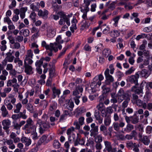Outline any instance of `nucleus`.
Masks as SVG:
<instances>
[{
	"label": "nucleus",
	"instance_id": "62",
	"mask_svg": "<svg viewBox=\"0 0 152 152\" xmlns=\"http://www.w3.org/2000/svg\"><path fill=\"white\" fill-rule=\"evenodd\" d=\"M150 57H146V58L143 60V64L145 66L148 65L150 63Z\"/></svg>",
	"mask_w": 152,
	"mask_h": 152
},
{
	"label": "nucleus",
	"instance_id": "10",
	"mask_svg": "<svg viewBox=\"0 0 152 152\" xmlns=\"http://www.w3.org/2000/svg\"><path fill=\"white\" fill-rule=\"evenodd\" d=\"M125 125V124L123 121H120L118 123V122H114L113 126L115 130L118 132L120 130V128H123Z\"/></svg>",
	"mask_w": 152,
	"mask_h": 152
},
{
	"label": "nucleus",
	"instance_id": "22",
	"mask_svg": "<svg viewBox=\"0 0 152 152\" xmlns=\"http://www.w3.org/2000/svg\"><path fill=\"white\" fill-rule=\"evenodd\" d=\"M21 141L24 143L26 147L29 146L31 143V139L26 137H23L21 138Z\"/></svg>",
	"mask_w": 152,
	"mask_h": 152
},
{
	"label": "nucleus",
	"instance_id": "4",
	"mask_svg": "<svg viewBox=\"0 0 152 152\" xmlns=\"http://www.w3.org/2000/svg\"><path fill=\"white\" fill-rule=\"evenodd\" d=\"M140 77L139 72H136L134 75L128 76L126 81L128 82H129L132 84H134L135 85H138V79Z\"/></svg>",
	"mask_w": 152,
	"mask_h": 152
},
{
	"label": "nucleus",
	"instance_id": "45",
	"mask_svg": "<svg viewBox=\"0 0 152 152\" xmlns=\"http://www.w3.org/2000/svg\"><path fill=\"white\" fill-rule=\"evenodd\" d=\"M47 137L45 135H43L39 139L37 143V145L39 146L43 143L46 140Z\"/></svg>",
	"mask_w": 152,
	"mask_h": 152
},
{
	"label": "nucleus",
	"instance_id": "35",
	"mask_svg": "<svg viewBox=\"0 0 152 152\" xmlns=\"http://www.w3.org/2000/svg\"><path fill=\"white\" fill-rule=\"evenodd\" d=\"M68 115L70 116V114L67 110H65L64 111V113L62 114L60 116V121H63L66 118Z\"/></svg>",
	"mask_w": 152,
	"mask_h": 152
},
{
	"label": "nucleus",
	"instance_id": "32",
	"mask_svg": "<svg viewBox=\"0 0 152 152\" xmlns=\"http://www.w3.org/2000/svg\"><path fill=\"white\" fill-rule=\"evenodd\" d=\"M123 96L125 97V98L130 96L128 93H125L122 89H120L118 91L117 95V96Z\"/></svg>",
	"mask_w": 152,
	"mask_h": 152
},
{
	"label": "nucleus",
	"instance_id": "13",
	"mask_svg": "<svg viewBox=\"0 0 152 152\" xmlns=\"http://www.w3.org/2000/svg\"><path fill=\"white\" fill-rule=\"evenodd\" d=\"M57 14L60 18H63L65 20L66 23L68 26L70 25L69 17L65 14L64 12H58Z\"/></svg>",
	"mask_w": 152,
	"mask_h": 152
},
{
	"label": "nucleus",
	"instance_id": "42",
	"mask_svg": "<svg viewBox=\"0 0 152 152\" xmlns=\"http://www.w3.org/2000/svg\"><path fill=\"white\" fill-rule=\"evenodd\" d=\"M6 43L7 42L5 40H3L1 42V46L0 47V49L1 51H4L7 49Z\"/></svg>",
	"mask_w": 152,
	"mask_h": 152
},
{
	"label": "nucleus",
	"instance_id": "48",
	"mask_svg": "<svg viewBox=\"0 0 152 152\" xmlns=\"http://www.w3.org/2000/svg\"><path fill=\"white\" fill-rule=\"evenodd\" d=\"M99 111H101L105 109V107L103 103H100L96 107Z\"/></svg>",
	"mask_w": 152,
	"mask_h": 152
},
{
	"label": "nucleus",
	"instance_id": "5",
	"mask_svg": "<svg viewBox=\"0 0 152 152\" xmlns=\"http://www.w3.org/2000/svg\"><path fill=\"white\" fill-rule=\"evenodd\" d=\"M6 57L2 61L1 63L4 65H6L7 62H12L15 58V57L12 55L10 51L7 53L6 54Z\"/></svg>",
	"mask_w": 152,
	"mask_h": 152
},
{
	"label": "nucleus",
	"instance_id": "53",
	"mask_svg": "<svg viewBox=\"0 0 152 152\" xmlns=\"http://www.w3.org/2000/svg\"><path fill=\"white\" fill-rule=\"evenodd\" d=\"M98 129H91L90 131V136L95 137L98 134Z\"/></svg>",
	"mask_w": 152,
	"mask_h": 152
},
{
	"label": "nucleus",
	"instance_id": "14",
	"mask_svg": "<svg viewBox=\"0 0 152 152\" xmlns=\"http://www.w3.org/2000/svg\"><path fill=\"white\" fill-rule=\"evenodd\" d=\"M34 91L33 90H31V92H27L25 94V98L22 101V104L23 105L26 104L28 102L27 98L28 97L29 94L30 96H32L34 94Z\"/></svg>",
	"mask_w": 152,
	"mask_h": 152
},
{
	"label": "nucleus",
	"instance_id": "25",
	"mask_svg": "<svg viewBox=\"0 0 152 152\" xmlns=\"http://www.w3.org/2000/svg\"><path fill=\"white\" fill-rule=\"evenodd\" d=\"M137 54L139 56H141L143 54L146 57H150L149 51L147 50H144L143 51H138Z\"/></svg>",
	"mask_w": 152,
	"mask_h": 152
},
{
	"label": "nucleus",
	"instance_id": "52",
	"mask_svg": "<svg viewBox=\"0 0 152 152\" xmlns=\"http://www.w3.org/2000/svg\"><path fill=\"white\" fill-rule=\"evenodd\" d=\"M121 17V15H118L114 18L113 19V20L114 22V23H113V25L115 27H117L118 26V21Z\"/></svg>",
	"mask_w": 152,
	"mask_h": 152
},
{
	"label": "nucleus",
	"instance_id": "37",
	"mask_svg": "<svg viewBox=\"0 0 152 152\" xmlns=\"http://www.w3.org/2000/svg\"><path fill=\"white\" fill-rule=\"evenodd\" d=\"M33 58H25L24 59V65H31L33 62Z\"/></svg>",
	"mask_w": 152,
	"mask_h": 152
},
{
	"label": "nucleus",
	"instance_id": "38",
	"mask_svg": "<svg viewBox=\"0 0 152 152\" xmlns=\"http://www.w3.org/2000/svg\"><path fill=\"white\" fill-rule=\"evenodd\" d=\"M111 53V50L110 49L108 48H105L102 51L103 56L106 58Z\"/></svg>",
	"mask_w": 152,
	"mask_h": 152
},
{
	"label": "nucleus",
	"instance_id": "49",
	"mask_svg": "<svg viewBox=\"0 0 152 152\" xmlns=\"http://www.w3.org/2000/svg\"><path fill=\"white\" fill-rule=\"evenodd\" d=\"M64 41L62 39L61 36V35L58 36L56 39V44L58 45H61L63 43Z\"/></svg>",
	"mask_w": 152,
	"mask_h": 152
},
{
	"label": "nucleus",
	"instance_id": "28",
	"mask_svg": "<svg viewBox=\"0 0 152 152\" xmlns=\"http://www.w3.org/2000/svg\"><path fill=\"white\" fill-rule=\"evenodd\" d=\"M31 102V100H30L29 103H27L26 104H25V107L27 110L29 111V112L31 113H32L33 112L34 110V106L30 103Z\"/></svg>",
	"mask_w": 152,
	"mask_h": 152
},
{
	"label": "nucleus",
	"instance_id": "2",
	"mask_svg": "<svg viewBox=\"0 0 152 152\" xmlns=\"http://www.w3.org/2000/svg\"><path fill=\"white\" fill-rule=\"evenodd\" d=\"M83 91V88L81 86H77L75 89L73 91L72 95L74 96L73 99L75 104L78 105L80 102L79 99L81 97L80 93H82Z\"/></svg>",
	"mask_w": 152,
	"mask_h": 152
},
{
	"label": "nucleus",
	"instance_id": "46",
	"mask_svg": "<svg viewBox=\"0 0 152 152\" xmlns=\"http://www.w3.org/2000/svg\"><path fill=\"white\" fill-rule=\"evenodd\" d=\"M44 58H42L39 60H37L35 63V65L36 67H41L43 63Z\"/></svg>",
	"mask_w": 152,
	"mask_h": 152
},
{
	"label": "nucleus",
	"instance_id": "6",
	"mask_svg": "<svg viewBox=\"0 0 152 152\" xmlns=\"http://www.w3.org/2000/svg\"><path fill=\"white\" fill-rule=\"evenodd\" d=\"M7 87L12 86L14 89H17L19 87V85L17 83L16 79L13 78L12 80H9L7 82Z\"/></svg>",
	"mask_w": 152,
	"mask_h": 152
},
{
	"label": "nucleus",
	"instance_id": "11",
	"mask_svg": "<svg viewBox=\"0 0 152 152\" xmlns=\"http://www.w3.org/2000/svg\"><path fill=\"white\" fill-rule=\"evenodd\" d=\"M42 121L40 119H39L37 121L36 126L39 127V132L41 134H43L46 130V129L44 128L43 126H42Z\"/></svg>",
	"mask_w": 152,
	"mask_h": 152
},
{
	"label": "nucleus",
	"instance_id": "58",
	"mask_svg": "<svg viewBox=\"0 0 152 152\" xmlns=\"http://www.w3.org/2000/svg\"><path fill=\"white\" fill-rule=\"evenodd\" d=\"M13 45L12 46V48L15 49H18L20 47V44L18 42H14L12 44Z\"/></svg>",
	"mask_w": 152,
	"mask_h": 152
},
{
	"label": "nucleus",
	"instance_id": "21",
	"mask_svg": "<svg viewBox=\"0 0 152 152\" xmlns=\"http://www.w3.org/2000/svg\"><path fill=\"white\" fill-rule=\"evenodd\" d=\"M105 79L104 84L108 86H110L114 81V79L111 75L105 77Z\"/></svg>",
	"mask_w": 152,
	"mask_h": 152
},
{
	"label": "nucleus",
	"instance_id": "8",
	"mask_svg": "<svg viewBox=\"0 0 152 152\" xmlns=\"http://www.w3.org/2000/svg\"><path fill=\"white\" fill-rule=\"evenodd\" d=\"M104 144L105 146V149L107 150L108 152H116V150L115 148L112 147L111 142L105 141H104Z\"/></svg>",
	"mask_w": 152,
	"mask_h": 152
},
{
	"label": "nucleus",
	"instance_id": "64",
	"mask_svg": "<svg viewBox=\"0 0 152 152\" xmlns=\"http://www.w3.org/2000/svg\"><path fill=\"white\" fill-rule=\"evenodd\" d=\"M136 144L135 143H133L132 141H130L126 143V146L127 148L133 147Z\"/></svg>",
	"mask_w": 152,
	"mask_h": 152
},
{
	"label": "nucleus",
	"instance_id": "17",
	"mask_svg": "<svg viewBox=\"0 0 152 152\" xmlns=\"http://www.w3.org/2000/svg\"><path fill=\"white\" fill-rule=\"evenodd\" d=\"M65 96H63L59 99V102L61 105L66 107L67 103L70 102V100L65 99Z\"/></svg>",
	"mask_w": 152,
	"mask_h": 152
},
{
	"label": "nucleus",
	"instance_id": "60",
	"mask_svg": "<svg viewBox=\"0 0 152 152\" xmlns=\"http://www.w3.org/2000/svg\"><path fill=\"white\" fill-rule=\"evenodd\" d=\"M54 148H59L60 146V144L58 141L54 140L53 144Z\"/></svg>",
	"mask_w": 152,
	"mask_h": 152
},
{
	"label": "nucleus",
	"instance_id": "26",
	"mask_svg": "<svg viewBox=\"0 0 152 152\" xmlns=\"http://www.w3.org/2000/svg\"><path fill=\"white\" fill-rule=\"evenodd\" d=\"M94 78L95 81L96 80L98 82V86H100L102 83L101 81L104 79V77L102 75L100 74L95 77Z\"/></svg>",
	"mask_w": 152,
	"mask_h": 152
},
{
	"label": "nucleus",
	"instance_id": "12",
	"mask_svg": "<svg viewBox=\"0 0 152 152\" xmlns=\"http://www.w3.org/2000/svg\"><path fill=\"white\" fill-rule=\"evenodd\" d=\"M4 22H6L7 23L8 25V28L10 30L15 29V26L9 17L4 18Z\"/></svg>",
	"mask_w": 152,
	"mask_h": 152
},
{
	"label": "nucleus",
	"instance_id": "50",
	"mask_svg": "<svg viewBox=\"0 0 152 152\" xmlns=\"http://www.w3.org/2000/svg\"><path fill=\"white\" fill-rule=\"evenodd\" d=\"M33 52L31 49L27 50L25 55V58H33Z\"/></svg>",
	"mask_w": 152,
	"mask_h": 152
},
{
	"label": "nucleus",
	"instance_id": "18",
	"mask_svg": "<svg viewBox=\"0 0 152 152\" xmlns=\"http://www.w3.org/2000/svg\"><path fill=\"white\" fill-rule=\"evenodd\" d=\"M137 72H139V75L140 74L142 77L145 78H147L150 75L148 71L146 69H142L141 71H138Z\"/></svg>",
	"mask_w": 152,
	"mask_h": 152
},
{
	"label": "nucleus",
	"instance_id": "7",
	"mask_svg": "<svg viewBox=\"0 0 152 152\" xmlns=\"http://www.w3.org/2000/svg\"><path fill=\"white\" fill-rule=\"evenodd\" d=\"M58 48L61 50L62 48V46L61 45H58L56 43H50L49 45V48L48 50L50 51H54L55 52H57L58 50Z\"/></svg>",
	"mask_w": 152,
	"mask_h": 152
},
{
	"label": "nucleus",
	"instance_id": "55",
	"mask_svg": "<svg viewBox=\"0 0 152 152\" xmlns=\"http://www.w3.org/2000/svg\"><path fill=\"white\" fill-rule=\"evenodd\" d=\"M57 108V104L54 103L51 104L50 106L49 110L51 111H53L55 110Z\"/></svg>",
	"mask_w": 152,
	"mask_h": 152
},
{
	"label": "nucleus",
	"instance_id": "1",
	"mask_svg": "<svg viewBox=\"0 0 152 152\" xmlns=\"http://www.w3.org/2000/svg\"><path fill=\"white\" fill-rule=\"evenodd\" d=\"M16 100V99L14 95L12 94H10L5 99L4 105H5L8 110H12L13 109V105L15 104Z\"/></svg>",
	"mask_w": 152,
	"mask_h": 152
},
{
	"label": "nucleus",
	"instance_id": "51",
	"mask_svg": "<svg viewBox=\"0 0 152 152\" xmlns=\"http://www.w3.org/2000/svg\"><path fill=\"white\" fill-rule=\"evenodd\" d=\"M71 136H69V137L68 141L66 142L64 144L65 147L67 149V150L66 151L67 152H68V150L69 148V143H70L71 142V141L72 140V139L71 138Z\"/></svg>",
	"mask_w": 152,
	"mask_h": 152
},
{
	"label": "nucleus",
	"instance_id": "23",
	"mask_svg": "<svg viewBox=\"0 0 152 152\" xmlns=\"http://www.w3.org/2000/svg\"><path fill=\"white\" fill-rule=\"evenodd\" d=\"M137 85H134L131 88V91L132 92H134V93L136 94H140L143 93V90L138 87L137 88Z\"/></svg>",
	"mask_w": 152,
	"mask_h": 152
},
{
	"label": "nucleus",
	"instance_id": "20",
	"mask_svg": "<svg viewBox=\"0 0 152 152\" xmlns=\"http://www.w3.org/2000/svg\"><path fill=\"white\" fill-rule=\"evenodd\" d=\"M11 124V122L8 119H5L2 121V125L3 126V129L7 128H10Z\"/></svg>",
	"mask_w": 152,
	"mask_h": 152
},
{
	"label": "nucleus",
	"instance_id": "54",
	"mask_svg": "<svg viewBox=\"0 0 152 152\" xmlns=\"http://www.w3.org/2000/svg\"><path fill=\"white\" fill-rule=\"evenodd\" d=\"M13 124L12 126L14 129L17 130H20V128L19 124L14 121L12 122Z\"/></svg>",
	"mask_w": 152,
	"mask_h": 152
},
{
	"label": "nucleus",
	"instance_id": "44",
	"mask_svg": "<svg viewBox=\"0 0 152 152\" xmlns=\"http://www.w3.org/2000/svg\"><path fill=\"white\" fill-rule=\"evenodd\" d=\"M91 24H92V23L89 22V21H86L85 23L82 25L81 29L84 30L88 28Z\"/></svg>",
	"mask_w": 152,
	"mask_h": 152
},
{
	"label": "nucleus",
	"instance_id": "29",
	"mask_svg": "<svg viewBox=\"0 0 152 152\" xmlns=\"http://www.w3.org/2000/svg\"><path fill=\"white\" fill-rule=\"evenodd\" d=\"M134 128V126L130 124H127L126 127L124 129V131L126 132H130Z\"/></svg>",
	"mask_w": 152,
	"mask_h": 152
},
{
	"label": "nucleus",
	"instance_id": "41",
	"mask_svg": "<svg viewBox=\"0 0 152 152\" xmlns=\"http://www.w3.org/2000/svg\"><path fill=\"white\" fill-rule=\"evenodd\" d=\"M48 14V12L47 10H45L43 11L42 10H40L38 12V15L39 16H42L43 17H45L47 16Z\"/></svg>",
	"mask_w": 152,
	"mask_h": 152
},
{
	"label": "nucleus",
	"instance_id": "36",
	"mask_svg": "<svg viewBox=\"0 0 152 152\" xmlns=\"http://www.w3.org/2000/svg\"><path fill=\"white\" fill-rule=\"evenodd\" d=\"M130 100V96H129L126 98V99H125V100L123 102L122 105V107L124 109H124L127 107Z\"/></svg>",
	"mask_w": 152,
	"mask_h": 152
},
{
	"label": "nucleus",
	"instance_id": "15",
	"mask_svg": "<svg viewBox=\"0 0 152 152\" xmlns=\"http://www.w3.org/2000/svg\"><path fill=\"white\" fill-rule=\"evenodd\" d=\"M25 72L28 75H31L34 73L33 69L31 66L29 65H24Z\"/></svg>",
	"mask_w": 152,
	"mask_h": 152
},
{
	"label": "nucleus",
	"instance_id": "9",
	"mask_svg": "<svg viewBox=\"0 0 152 152\" xmlns=\"http://www.w3.org/2000/svg\"><path fill=\"white\" fill-rule=\"evenodd\" d=\"M47 36L49 37H53L56 34V29L54 28L48 26L47 28Z\"/></svg>",
	"mask_w": 152,
	"mask_h": 152
},
{
	"label": "nucleus",
	"instance_id": "34",
	"mask_svg": "<svg viewBox=\"0 0 152 152\" xmlns=\"http://www.w3.org/2000/svg\"><path fill=\"white\" fill-rule=\"evenodd\" d=\"M100 131L102 132L103 135L106 136L108 135V132L107 128L104 125H102L100 127Z\"/></svg>",
	"mask_w": 152,
	"mask_h": 152
},
{
	"label": "nucleus",
	"instance_id": "31",
	"mask_svg": "<svg viewBox=\"0 0 152 152\" xmlns=\"http://www.w3.org/2000/svg\"><path fill=\"white\" fill-rule=\"evenodd\" d=\"M30 133L31 134L32 138L34 140H36L38 139V137L36 132V128L31 129Z\"/></svg>",
	"mask_w": 152,
	"mask_h": 152
},
{
	"label": "nucleus",
	"instance_id": "40",
	"mask_svg": "<svg viewBox=\"0 0 152 152\" xmlns=\"http://www.w3.org/2000/svg\"><path fill=\"white\" fill-rule=\"evenodd\" d=\"M52 91L53 94V97L54 98L57 95H58L60 94V91L59 90L56 89L55 87L52 88Z\"/></svg>",
	"mask_w": 152,
	"mask_h": 152
},
{
	"label": "nucleus",
	"instance_id": "27",
	"mask_svg": "<svg viewBox=\"0 0 152 152\" xmlns=\"http://www.w3.org/2000/svg\"><path fill=\"white\" fill-rule=\"evenodd\" d=\"M140 141L145 145H148L150 142L149 137L147 136H144Z\"/></svg>",
	"mask_w": 152,
	"mask_h": 152
},
{
	"label": "nucleus",
	"instance_id": "24",
	"mask_svg": "<svg viewBox=\"0 0 152 152\" xmlns=\"http://www.w3.org/2000/svg\"><path fill=\"white\" fill-rule=\"evenodd\" d=\"M2 116L4 117H7L9 115L8 110L7 109L4 105H3L1 108Z\"/></svg>",
	"mask_w": 152,
	"mask_h": 152
},
{
	"label": "nucleus",
	"instance_id": "33",
	"mask_svg": "<svg viewBox=\"0 0 152 152\" xmlns=\"http://www.w3.org/2000/svg\"><path fill=\"white\" fill-rule=\"evenodd\" d=\"M101 28L102 30L103 29L102 32L104 34H107L110 31V28L107 26L106 24L102 25Z\"/></svg>",
	"mask_w": 152,
	"mask_h": 152
},
{
	"label": "nucleus",
	"instance_id": "56",
	"mask_svg": "<svg viewBox=\"0 0 152 152\" xmlns=\"http://www.w3.org/2000/svg\"><path fill=\"white\" fill-rule=\"evenodd\" d=\"M132 96L131 101L133 104H134L135 102L138 99V96L135 93L132 94Z\"/></svg>",
	"mask_w": 152,
	"mask_h": 152
},
{
	"label": "nucleus",
	"instance_id": "57",
	"mask_svg": "<svg viewBox=\"0 0 152 152\" xmlns=\"http://www.w3.org/2000/svg\"><path fill=\"white\" fill-rule=\"evenodd\" d=\"M139 119L138 116H134L132 117V123L133 124H136L138 123Z\"/></svg>",
	"mask_w": 152,
	"mask_h": 152
},
{
	"label": "nucleus",
	"instance_id": "16",
	"mask_svg": "<svg viewBox=\"0 0 152 152\" xmlns=\"http://www.w3.org/2000/svg\"><path fill=\"white\" fill-rule=\"evenodd\" d=\"M95 0H84V3L83 4L82 6L84 8L85 12L87 13L89 10L88 7L91 1H94Z\"/></svg>",
	"mask_w": 152,
	"mask_h": 152
},
{
	"label": "nucleus",
	"instance_id": "43",
	"mask_svg": "<svg viewBox=\"0 0 152 152\" xmlns=\"http://www.w3.org/2000/svg\"><path fill=\"white\" fill-rule=\"evenodd\" d=\"M111 122V120L110 116L105 117L104 120V123L105 126H108Z\"/></svg>",
	"mask_w": 152,
	"mask_h": 152
},
{
	"label": "nucleus",
	"instance_id": "59",
	"mask_svg": "<svg viewBox=\"0 0 152 152\" xmlns=\"http://www.w3.org/2000/svg\"><path fill=\"white\" fill-rule=\"evenodd\" d=\"M69 106L67 107V108L69 110H70L71 111H72L73 110V108L74 107V103L73 102L70 101L68 103Z\"/></svg>",
	"mask_w": 152,
	"mask_h": 152
},
{
	"label": "nucleus",
	"instance_id": "61",
	"mask_svg": "<svg viewBox=\"0 0 152 152\" xmlns=\"http://www.w3.org/2000/svg\"><path fill=\"white\" fill-rule=\"evenodd\" d=\"M49 77L52 78L55 75V70L54 69H50L49 71Z\"/></svg>",
	"mask_w": 152,
	"mask_h": 152
},
{
	"label": "nucleus",
	"instance_id": "19",
	"mask_svg": "<svg viewBox=\"0 0 152 152\" xmlns=\"http://www.w3.org/2000/svg\"><path fill=\"white\" fill-rule=\"evenodd\" d=\"M77 20L76 18H73L71 21L72 26L70 27V30L72 32H74V30L77 29L76 23Z\"/></svg>",
	"mask_w": 152,
	"mask_h": 152
},
{
	"label": "nucleus",
	"instance_id": "47",
	"mask_svg": "<svg viewBox=\"0 0 152 152\" xmlns=\"http://www.w3.org/2000/svg\"><path fill=\"white\" fill-rule=\"evenodd\" d=\"M90 87L92 89H95L99 87L98 86V82L96 80L95 81L94 78L93 79V82L91 84Z\"/></svg>",
	"mask_w": 152,
	"mask_h": 152
},
{
	"label": "nucleus",
	"instance_id": "39",
	"mask_svg": "<svg viewBox=\"0 0 152 152\" xmlns=\"http://www.w3.org/2000/svg\"><path fill=\"white\" fill-rule=\"evenodd\" d=\"M108 85L104 84L102 87V89L103 92L104 94H107L110 91V87L107 86Z\"/></svg>",
	"mask_w": 152,
	"mask_h": 152
},
{
	"label": "nucleus",
	"instance_id": "63",
	"mask_svg": "<svg viewBox=\"0 0 152 152\" xmlns=\"http://www.w3.org/2000/svg\"><path fill=\"white\" fill-rule=\"evenodd\" d=\"M135 70V69L133 67H131L129 70L126 71L125 73L126 75H128L132 74Z\"/></svg>",
	"mask_w": 152,
	"mask_h": 152
},
{
	"label": "nucleus",
	"instance_id": "3",
	"mask_svg": "<svg viewBox=\"0 0 152 152\" xmlns=\"http://www.w3.org/2000/svg\"><path fill=\"white\" fill-rule=\"evenodd\" d=\"M26 122V124L23 128V129L25 130L26 133L28 134L30 133L31 129L36 128V126L34 124V122L30 118H28Z\"/></svg>",
	"mask_w": 152,
	"mask_h": 152
},
{
	"label": "nucleus",
	"instance_id": "30",
	"mask_svg": "<svg viewBox=\"0 0 152 152\" xmlns=\"http://www.w3.org/2000/svg\"><path fill=\"white\" fill-rule=\"evenodd\" d=\"M22 107L21 104L19 102L17 104L14 109V112L15 113H19Z\"/></svg>",
	"mask_w": 152,
	"mask_h": 152
}]
</instances>
